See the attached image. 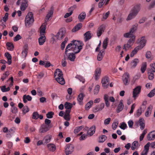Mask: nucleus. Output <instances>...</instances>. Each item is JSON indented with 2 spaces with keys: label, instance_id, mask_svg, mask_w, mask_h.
Masks as SVG:
<instances>
[{
  "label": "nucleus",
  "instance_id": "36",
  "mask_svg": "<svg viewBox=\"0 0 155 155\" xmlns=\"http://www.w3.org/2000/svg\"><path fill=\"white\" fill-rule=\"evenodd\" d=\"M138 26L137 24H135L132 25V28L130 29V31L132 34L136 31L137 29V28Z\"/></svg>",
  "mask_w": 155,
  "mask_h": 155
},
{
  "label": "nucleus",
  "instance_id": "30",
  "mask_svg": "<svg viewBox=\"0 0 155 155\" xmlns=\"http://www.w3.org/2000/svg\"><path fill=\"white\" fill-rule=\"evenodd\" d=\"M104 50H101L97 55V59L98 61H101L104 56Z\"/></svg>",
  "mask_w": 155,
  "mask_h": 155
},
{
  "label": "nucleus",
  "instance_id": "41",
  "mask_svg": "<svg viewBox=\"0 0 155 155\" xmlns=\"http://www.w3.org/2000/svg\"><path fill=\"white\" fill-rule=\"evenodd\" d=\"M93 104L92 101H90L88 102L85 106V109L86 110H88L91 107Z\"/></svg>",
  "mask_w": 155,
  "mask_h": 155
},
{
  "label": "nucleus",
  "instance_id": "47",
  "mask_svg": "<svg viewBox=\"0 0 155 155\" xmlns=\"http://www.w3.org/2000/svg\"><path fill=\"white\" fill-rule=\"evenodd\" d=\"M1 90L3 92L8 91L10 90V88L9 87L6 88L5 86H3L1 87Z\"/></svg>",
  "mask_w": 155,
  "mask_h": 155
},
{
  "label": "nucleus",
  "instance_id": "25",
  "mask_svg": "<svg viewBox=\"0 0 155 155\" xmlns=\"http://www.w3.org/2000/svg\"><path fill=\"white\" fill-rule=\"evenodd\" d=\"M139 62V60L138 58L134 59L130 63L131 68H135Z\"/></svg>",
  "mask_w": 155,
  "mask_h": 155
},
{
  "label": "nucleus",
  "instance_id": "51",
  "mask_svg": "<svg viewBox=\"0 0 155 155\" xmlns=\"http://www.w3.org/2000/svg\"><path fill=\"white\" fill-rule=\"evenodd\" d=\"M54 115V113L52 111H50L47 114L46 117L48 118H51L53 117Z\"/></svg>",
  "mask_w": 155,
  "mask_h": 155
},
{
  "label": "nucleus",
  "instance_id": "37",
  "mask_svg": "<svg viewBox=\"0 0 155 155\" xmlns=\"http://www.w3.org/2000/svg\"><path fill=\"white\" fill-rule=\"evenodd\" d=\"M65 108L67 109L71 110L73 107V104L68 102H66L64 104Z\"/></svg>",
  "mask_w": 155,
  "mask_h": 155
},
{
  "label": "nucleus",
  "instance_id": "24",
  "mask_svg": "<svg viewBox=\"0 0 155 155\" xmlns=\"http://www.w3.org/2000/svg\"><path fill=\"white\" fill-rule=\"evenodd\" d=\"M82 27V24L81 23H79L72 29V32H75L80 30Z\"/></svg>",
  "mask_w": 155,
  "mask_h": 155
},
{
  "label": "nucleus",
  "instance_id": "4",
  "mask_svg": "<svg viewBox=\"0 0 155 155\" xmlns=\"http://www.w3.org/2000/svg\"><path fill=\"white\" fill-rule=\"evenodd\" d=\"M34 21V19L33 13L32 12L28 13L26 16L25 20V26H29L30 25H31Z\"/></svg>",
  "mask_w": 155,
  "mask_h": 155
},
{
  "label": "nucleus",
  "instance_id": "13",
  "mask_svg": "<svg viewBox=\"0 0 155 155\" xmlns=\"http://www.w3.org/2000/svg\"><path fill=\"white\" fill-rule=\"evenodd\" d=\"M155 139V130L150 132L147 136V139L148 140H151Z\"/></svg>",
  "mask_w": 155,
  "mask_h": 155
},
{
  "label": "nucleus",
  "instance_id": "8",
  "mask_svg": "<svg viewBox=\"0 0 155 155\" xmlns=\"http://www.w3.org/2000/svg\"><path fill=\"white\" fill-rule=\"evenodd\" d=\"M105 29V26L104 25H100L97 28V34L98 37H99L104 32Z\"/></svg>",
  "mask_w": 155,
  "mask_h": 155
},
{
  "label": "nucleus",
  "instance_id": "53",
  "mask_svg": "<svg viewBox=\"0 0 155 155\" xmlns=\"http://www.w3.org/2000/svg\"><path fill=\"white\" fill-rule=\"evenodd\" d=\"M100 86L98 85H96L94 90V94H97L99 90Z\"/></svg>",
  "mask_w": 155,
  "mask_h": 155
},
{
  "label": "nucleus",
  "instance_id": "60",
  "mask_svg": "<svg viewBox=\"0 0 155 155\" xmlns=\"http://www.w3.org/2000/svg\"><path fill=\"white\" fill-rule=\"evenodd\" d=\"M120 127L121 129L124 130L127 127V126L125 123L123 122L121 123L120 126Z\"/></svg>",
  "mask_w": 155,
  "mask_h": 155
},
{
  "label": "nucleus",
  "instance_id": "27",
  "mask_svg": "<svg viewBox=\"0 0 155 155\" xmlns=\"http://www.w3.org/2000/svg\"><path fill=\"white\" fill-rule=\"evenodd\" d=\"M74 53H71L68 54V59L72 61H74L76 58Z\"/></svg>",
  "mask_w": 155,
  "mask_h": 155
},
{
  "label": "nucleus",
  "instance_id": "64",
  "mask_svg": "<svg viewBox=\"0 0 155 155\" xmlns=\"http://www.w3.org/2000/svg\"><path fill=\"white\" fill-rule=\"evenodd\" d=\"M111 120V118H108L106 119L104 121V124L105 125H107L109 124Z\"/></svg>",
  "mask_w": 155,
  "mask_h": 155
},
{
  "label": "nucleus",
  "instance_id": "21",
  "mask_svg": "<svg viewBox=\"0 0 155 155\" xmlns=\"http://www.w3.org/2000/svg\"><path fill=\"white\" fill-rule=\"evenodd\" d=\"M54 9L53 7H51L50 10L47 15L46 18L45 19V21L47 22L49 19V18L52 16L53 13Z\"/></svg>",
  "mask_w": 155,
  "mask_h": 155
},
{
  "label": "nucleus",
  "instance_id": "62",
  "mask_svg": "<svg viewBox=\"0 0 155 155\" xmlns=\"http://www.w3.org/2000/svg\"><path fill=\"white\" fill-rule=\"evenodd\" d=\"M21 38V36L19 34L17 35L14 38V41H17Z\"/></svg>",
  "mask_w": 155,
  "mask_h": 155
},
{
  "label": "nucleus",
  "instance_id": "43",
  "mask_svg": "<svg viewBox=\"0 0 155 155\" xmlns=\"http://www.w3.org/2000/svg\"><path fill=\"white\" fill-rule=\"evenodd\" d=\"M138 143L137 141H134L132 144V146L131 147V149L132 150H134L136 147L138 145Z\"/></svg>",
  "mask_w": 155,
  "mask_h": 155
},
{
  "label": "nucleus",
  "instance_id": "45",
  "mask_svg": "<svg viewBox=\"0 0 155 155\" xmlns=\"http://www.w3.org/2000/svg\"><path fill=\"white\" fill-rule=\"evenodd\" d=\"M150 66L151 68H148L147 69L148 71L150 70L151 71L155 72V63L150 64Z\"/></svg>",
  "mask_w": 155,
  "mask_h": 155
},
{
  "label": "nucleus",
  "instance_id": "34",
  "mask_svg": "<svg viewBox=\"0 0 155 155\" xmlns=\"http://www.w3.org/2000/svg\"><path fill=\"white\" fill-rule=\"evenodd\" d=\"M7 49L10 51H12L14 50V46L12 43L8 42L6 44Z\"/></svg>",
  "mask_w": 155,
  "mask_h": 155
},
{
  "label": "nucleus",
  "instance_id": "3",
  "mask_svg": "<svg viewBox=\"0 0 155 155\" xmlns=\"http://www.w3.org/2000/svg\"><path fill=\"white\" fill-rule=\"evenodd\" d=\"M54 74L55 79L58 83L62 85L64 84L65 82L63 77L62 71L61 70L59 69H56Z\"/></svg>",
  "mask_w": 155,
  "mask_h": 155
},
{
  "label": "nucleus",
  "instance_id": "28",
  "mask_svg": "<svg viewBox=\"0 0 155 155\" xmlns=\"http://www.w3.org/2000/svg\"><path fill=\"white\" fill-rule=\"evenodd\" d=\"M5 56L8 59V63L9 65L11 64L12 63V56L8 52H6L5 54Z\"/></svg>",
  "mask_w": 155,
  "mask_h": 155
},
{
  "label": "nucleus",
  "instance_id": "5",
  "mask_svg": "<svg viewBox=\"0 0 155 155\" xmlns=\"http://www.w3.org/2000/svg\"><path fill=\"white\" fill-rule=\"evenodd\" d=\"M141 86H138L133 89V97L135 99L138 96V94L141 91Z\"/></svg>",
  "mask_w": 155,
  "mask_h": 155
},
{
  "label": "nucleus",
  "instance_id": "32",
  "mask_svg": "<svg viewBox=\"0 0 155 155\" xmlns=\"http://www.w3.org/2000/svg\"><path fill=\"white\" fill-rule=\"evenodd\" d=\"M109 99V96L107 94H105L104 95V99L105 101L106 106L107 107H109L110 105V104L108 100Z\"/></svg>",
  "mask_w": 155,
  "mask_h": 155
},
{
  "label": "nucleus",
  "instance_id": "44",
  "mask_svg": "<svg viewBox=\"0 0 155 155\" xmlns=\"http://www.w3.org/2000/svg\"><path fill=\"white\" fill-rule=\"evenodd\" d=\"M84 128V126H81L79 127H76L74 131V134H76L79 132L82 128Z\"/></svg>",
  "mask_w": 155,
  "mask_h": 155
},
{
  "label": "nucleus",
  "instance_id": "11",
  "mask_svg": "<svg viewBox=\"0 0 155 155\" xmlns=\"http://www.w3.org/2000/svg\"><path fill=\"white\" fill-rule=\"evenodd\" d=\"M65 32L62 30H60L55 36L57 39H61L65 35Z\"/></svg>",
  "mask_w": 155,
  "mask_h": 155
},
{
  "label": "nucleus",
  "instance_id": "17",
  "mask_svg": "<svg viewBox=\"0 0 155 155\" xmlns=\"http://www.w3.org/2000/svg\"><path fill=\"white\" fill-rule=\"evenodd\" d=\"M84 96V95L82 93L80 94L78 96L77 100L79 104L81 105L83 104V100Z\"/></svg>",
  "mask_w": 155,
  "mask_h": 155
},
{
  "label": "nucleus",
  "instance_id": "48",
  "mask_svg": "<svg viewBox=\"0 0 155 155\" xmlns=\"http://www.w3.org/2000/svg\"><path fill=\"white\" fill-rule=\"evenodd\" d=\"M135 39V36H132L130 38L129 40L127 42L129 44L132 45L133 43L134 42Z\"/></svg>",
  "mask_w": 155,
  "mask_h": 155
},
{
  "label": "nucleus",
  "instance_id": "38",
  "mask_svg": "<svg viewBox=\"0 0 155 155\" xmlns=\"http://www.w3.org/2000/svg\"><path fill=\"white\" fill-rule=\"evenodd\" d=\"M139 49H140L139 48V47H136L134 48V50L132 51L130 54V57H133L134 55L136 54Z\"/></svg>",
  "mask_w": 155,
  "mask_h": 155
},
{
  "label": "nucleus",
  "instance_id": "46",
  "mask_svg": "<svg viewBox=\"0 0 155 155\" xmlns=\"http://www.w3.org/2000/svg\"><path fill=\"white\" fill-rule=\"evenodd\" d=\"M39 114L37 112H34L32 114V118L37 120L39 118Z\"/></svg>",
  "mask_w": 155,
  "mask_h": 155
},
{
  "label": "nucleus",
  "instance_id": "10",
  "mask_svg": "<svg viewBox=\"0 0 155 155\" xmlns=\"http://www.w3.org/2000/svg\"><path fill=\"white\" fill-rule=\"evenodd\" d=\"M102 86L104 87H107L109 84V79L107 76H105L102 78Z\"/></svg>",
  "mask_w": 155,
  "mask_h": 155
},
{
  "label": "nucleus",
  "instance_id": "26",
  "mask_svg": "<svg viewBox=\"0 0 155 155\" xmlns=\"http://www.w3.org/2000/svg\"><path fill=\"white\" fill-rule=\"evenodd\" d=\"M15 128L14 127L11 128L8 130V133L7 134L6 137L7 138H9L12 136V134L15 133Z\"/></svg>",
  "mask_w": 155,
  "mask_h": 155
},
{
  "label": "nucleus",
  "instance_id": "16",
  "mask_svg": "<svg viewBox=\"0 0 155 155\" xmlns=\"http://www.w3.org/2000/svg\"><path fill=\"white\" fill-rule=\"evenodd\" d=\"M46 37L45 35H40V37L38 38L39 44L40 45H43L45 41Z\"/></svg>",
  "mask_w": 155,
  "mask_h": 155
},
{
  "label": "nucleus",
  "instance_id": "6",
  "mask_svg": "<svg viewBox=\"0 0 155 155\" xmlns=\"http://www.w3.org/2000/svg\"><path fill=\"white\" fill-rule=\"evenodd\" d=\"M74 146L72 144L68 145L65 149V152L66 155L71 154L74 151Z\"/></svg>",
  "mask_w": 155,
  "mask_h": 155
},
{
  "label": "nucleus",
  "instance_id": "52",
  "mask_svg": "<svg viewBox=\"0 0 155 155\" xmlns=\"http://www.w3.org/2000/svg\"><path fill=\"white\" fill-rule=\"evenodd\" d=\"M133 36V34L130 31L124 34V37L126 38H131L132 36Z\"/></svg>",
  "mask_w": 155,
  "mask_h": 155
},
{
  "label": "nucleus",
  "instance_id": "61",
  "mask_svg": "<svg viewBox=\"0 0 155 155\" xmlns=\"http://www.w3.org/2000/svg\"><path fill=\"white\" fill-rule=\"evenodd\" d=\"M142 112H143L142 110L140 109H138L136 112V115L137 117H139L141 114Z\"/></svg>",
  "mask_w": 155,
  "mask_h": 155
},
{
  "label": "nucleus",
  "instance_id": "63",
  "mask_svg": "<svg viewBox=\"0 0 155 155\" xmlns=\"http://www.w3.org/2000/svg\"><path fill=\"white\" fill-rule=\"evenodd\" d=\"M150 146V143H148L146 144L145 145V146L144 147V150L148 152Z\"/></svg>",
  "mask_w": 155,
  "mask_h": 155
},
{
  "label": "nucleus",
  "instance_id": "54",
  "mask_svg": "<svg viewBox=\"0 0 155 155\" xmlns=\"http://www.w3.org/2000/svg\"><path fill=\"white\" fill-rule=\"evenodd\" d=\"M76 78H78L80 81H81L82 83H84L85 82V79L79 75H77L76 76Z\"/></svg>",
  "mask_w": 155,
  "mask_h": 155
},
{
  "label": "nucleus",
  "instance_id": "23",
  "mask_svg": "<svg viewBox=\"0 0 155 155\" xmlns=\"http://www.w3.org/2000/svg\"><path fill=\"white\" fill-rule=\"evenodd\" d=\"M153 107V106L151 105L147 107L145 114L146 117L149 116L151 114Z\"/></svg>",
  "mask_w": 155,
  "mask_h": 155
},
{
  "label": "nucleus",
  "instance_id": "35",
  "mask_svg": "<svg viewBox=\"0 0 155 155\" xmlns=\"http://www.w3.org/2000/svg\"><path fill=\"white\" fill-rule=\"evenodd\" d=\"M147 64L146 62H143L142 63L141 67L140 70L142 73L145 72L147 69Z\"/></svg>",
  "mask_w": 155,
  "mask_h": 155
},
{
  "label": "nucleus",
  "instance_id": "15",
  "mask_svg": "<svg viewBox=\"0 0 155 155\" xmlns=\"http://www.w3.org/2000/svg\"><path fill=\"white\" fill-rule=\"evenodd\" d=\"M49 130V126L45 124H43L41 125L40 129L39 130V131L41 133H43Z\"/></svg>",
  "mask_w": 155,
  "mask_h": 155
},
{
  "label": "nucleus",
  "instance_id": "58",
  "mask_svg": "<svg viewBox=\"0 0 155 155\" xmlns=\"http://www.w3.org/2000/svg\"><path fill=\"white\" fill-rule=\"evenodd\" d=\"M132 45L129 44L128 43H127V44H125L124 45L123 48L125 49L126 50H127V49H129L130 48Z\"/></svg>",
  "mask_w": 155,
  "mask_h": 155
},
{
  "label": "nucleus",
  "instance_id": "9",
  "mask_svg": "<svg viewBox=\"0 0 155 155\" xmlns=\"http://www.w3.org/2000/svg\"><path fill=\"white\" fill-rule=\"evenodd\" d=\"M137 41V43H139V45L137 47H139V48L141 49L145 46L146 42V40L145 39V37L143 36L141 37L139 42L138 40Z\"/></svg>",
  "mask_w": 155,
  "mask_h": 155
},
{
  "label": "nucleus",
  "instance_id": "12",
  "mask_svg": "<svg viewBox=\"0 0 155 155\" xmlns=\"http://www.w3.org/2000/svg\"><path fill=\"white\" fill-rule=\"evenodd\" d=\"M104 104L102 103L99 105L95 106L94 108V112H97L101 111L104 108Z\"/></svg>",
  "mask_w": 155,
  "mask_h": 155
},
{
  "label": "nucleus",
  "instance_id": "39",
  "mask_svg": "<svg viewBox=\"0 0 155 155\" xmlns=\"http://www.w3.org/2000/svg\"><path fill=\"white\" fill-rule=\"evenodd\" d=\"M153 72L151 71L150 70L148 71L147 74L148 76V78L149 80H152L154 77V74Z\"/></svg>",
  "mask_w": 155,
  "mask_h": 155
},
{
  "label": "nucleus",
  "instance_id": "50",
  "mask_svg": "<svg viewBox=\"0 0 155 155\" xmlns=\"http://www.w3.org/2000/svg\"><path fill=\"white\" fill-rule=\"evenodd\" d=\"M43 27L41 28L40 31V35H44V33L45 32V30L46 28V26L45 25L44 26L43 25H42Z\"/></svg>",
  "mask_w": 155,
  "mask_h": 155
},
{
  "label": "nucleus",
  "instance_id": "40",
  "mask_svg": "<svg viewBox=\"0 0 155 155\" xmlns=\"http://www.w3.org/2000/svg\"><path fill=\"white\" fill-rule=\"evenodd\" d=\"M99 143H103L107 139V137L105 135H102L101 136L99 137Z\"/></svg>",
  "mask_w": 155,
  "mask_h": 155
},
{
  "label": "nucleus",
  "instance_id": "59",
  "mask_svg": "<svg viewBox=\"0 0 155 155\" xmlns=\"http://www.w3.org/2000/svg\"><path fill=\"white\" fill-rule=\"evenodd\" d=\"M107 0H101L98 4V7L101 8L102 7L104 3L106 2Z\"/></svg>",
  "mask_w": 155,
  "mask_h": 155
},
{
  "label": "nucleus",
  "instance_id": "55",
  "mask_svg": "<svg viewBox=\"0 0 155 155\" xmlns=\"http://www.w3.org/2000/svg\"><path fill=\"white\" fill-rule=\"evenodd\" d=\"M76 5H74L73 6H71L69 8L68 10V11L70 13H71L72 14L73 13V11L76 8Z\"/></svg>",
  "mask_w": 155,
  "mask_h": 155
},
{
  "label": "nucleus",
  "instance_id": "42",
  "mask_svg": "<svg viewBox=\"0 0 155 155\" xmlns=\"http://www.w3.org/2000/svg\"><path fill=\"white\" fill-rule=\"evenodd\" d=\"M108 38H106L105 39H104V40L103 41L102 45V47L104 49L106 48L107 47L108 43Z\"/></svg>",
  "mask_w": 155,
  "mask_h": 155
},
{
  "label": "nucleus",
  "instance_id": "19",
  "mask_svg": "<svg viewBox=\"0 0 155 155\" xmlns=\"http://www.w3.org/2000/svg\"><path fill=\"white\" fill-rule=\"evenodd\" d=\"M95 126H93L91 127L90 129L87 131V134L90 136H92L95 131Z\"/></svg>",
  "mask_w": 155,
  "mask_h": 155
},
{
  "label": "nucleus",
  "instance_id": "1",
  "mask_svg": "<svg viewBox=\"0 0 155 155\" xmlns=\"http://www.w3.org/2000/svg\"><path fill=\"white\" fill-rule=\"evenodd\" d=\"M83 44L80 41L73 40L71 43L67 45L65 50V53L67 54L68 51L71 50L75 54L79 53L82 48Z\"/></svg>",
  "mask_w": 155,
  "mask_h": 155
},
{
  "label": "nucleus",
  "instance_id": "2",
  "mask_svg": "<svg viewBox=\"0 0 155 155\" xmlns=\"http://www.w3.org/2000/svg\"><path fill=\"white\" fill-rule=\"evenodd\" d=\"M140 9V5L137 4L135 5L131 9L127 19L131 20L134 18L138 14Z\"/></svg>",
  "mask_w": 155,
  "mask_h": 155
},
{
  "label": "nucleus",
  "instance_id": "18",
  "mask_svg": "<svg viewBox=\"0 0 155 155\" xmlns=\"http://www.w3.org/2000/svg\"><path fill=\"white\" fill-rule=\"evenodd\" d=\"M84 36H85V41H86L91 38L92 34L91 33L90 31H87L84 34Z\"/></svg>",
  "mask_w": 155,
  "mask_h": 155
},
{
  "label": "nucleus",
  "instance_id": "29",
  "mask_svg": "<svg viewBox=\"0 0 155 155\" xmlns=\"http://www.w3.org/2000/svg\"><path fill=\"white\" fill-rule=\"evenodd\" d=\"M86 17V13L84 12H81L79 15L78 19L80 21H82L85 19Z\"/></svg>",
  "mask_w": 155,
  "mask_h": 155
},
{
  "label": "nucleus",
  "instance_id": "14",
  "mask_svg": "<svg viewBox=\"0 0 155 155\" xmlns=\"http://www.w3.org/2000/svg\"><path fill=\"white\" fill-rule=\"evenodd\" d=\"M27 1V0H22L20 6V9L22 11L25 10L28 6Z\"/></svg>",
  "mask_w": 155,
  "mask_h": 155
},
{
  "label": "nucleus",
  "instance_id": "33",
  "mask_svg": "<svg viewBox=\"0 0 155 155\" xmlns=\"http://www.w3.org/2000/svg\"><path fill=\"white\" fill-rule=\"evenodd\" d=\"M32 99V97L29 95H24L23 97V101L25 103L27 102V100L28 101H31Z\"/></svg>",
  "mask_w": 155,
  "mask_h": 155
},
{
  "label": "nucleus",
  "instance_id": "57",
  "mask_svg": "<svg viewBox=\"0 0 155 155\" xmlns=\"http://www.w3.org/2000/svg\"><path fill=\"white\" fill-rule=\"evenodd\" d=\"M17 108L15 106L12 107L11 108V112L13 113L16 114L17 112Z\"/></svg>",
  "mask_w": 155,
  "mask_h": 155
},
{
  "label": "nucleus",
  "instance_id": "56",
  "mask_svg": "<svg viewBox=\"0 0 155 155\" xmlns=\"http://www.w3.org/2000/svg\"><path fill=\"white\" fill-rule=\"evenodd\" d=\"M29 111V109L27 106H25L22 109V111L24 114H25Z\"/></svg>",
  "mask_w": 155,
  "mask_h": 155
},
{
  "label": "nucleus",
  "instance_id": "20",
  "mask_svg": "<svg viewBox=\"0 0 155 155\" xmlns=\"http://www.w3.org/2000/svg\"><path fill=\"white\" fill-rule=\"evenodd\" d=\"M124 107L123 104V101L122 100L120 101L119 104L117 108V113H119L122 110Z\"/></svg>",
  "mask_w": 155,
  "mask_h": 155
},
{
  "label": "nucleus",
  "instance_id": "49",
  "mask_svg": "<svg viewBox=\"0 0 155 155\" xmlns=\"http://www.w3.org/2000/svg\"><path fill=\"white\" fill-rule=\"evenodd\" d=\"M118 122L117 120H116L114 121L112 124V128L113 130H115L117 128V127L118 125Z\"/></svg>",
  "mask_w": 155,
  "mask_h": 155
},
{
  "label": "nucleus",
  "instance_id": "22",
  "mask_svg": "<svg viewBox=\"0 0 155 155\" xmlns=\"http://www.w3.org/2000/svg\"><path fill=\"white\" fill-rule=\"evenodd\" d=\"M101 72V70L100 68H97L96 69L94 76V78L96 80H98V77L100 76Z\"/></svg>",
  "mask_w": 155,
  "mask_h": 155
},
{
  "label": "nucleus",
  "instance_id": "7",
  "mask_svg": "<svg viewBox=\"0 0 155 155\" xmlns=\"http://www.w3.org/2000/svg\"><path fill=\"white\" fill-rule=\"evenodd\" d=\"M123 81L125 85H128L130 81L129 74L127 73H126L123 75Z\"/></svg>",
  "mask_w": 155,
  "mask_h": 155
},
{
  "label": "nucleus",
  "instance_id": "31",
  "mask_svg": "<svg viewBox=\"0 0 155 155\" xmlns=\"http://www.w3.org/2000/svg\"><path fill=\"white\" fill-rule=\"evenodd\" d=\"M47 147L49 150L52 152H54L56 149L55 146L53 144L50 143L47 145Z\"/></svg>",
  "mask_w": 155,
  "mask_h": 155
}]
</instances>
